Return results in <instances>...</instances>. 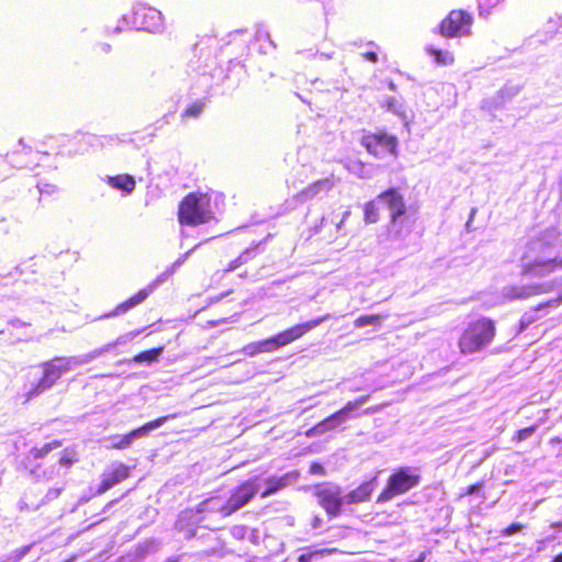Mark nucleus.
<instances>
[{
    "label": "nucleus",
    "instance_id": "nucleus-1",
    "mask_svg": "<svg viewBox=\"0 0 562 562\" xmlns=\"http://www.w3.org/2000/svg\"><path fill=\"white\" fill-rule=\"evenodd\" d=\"M561 243L554 229L546 232L541 237L528 245L522 258L521 272L532 278H543L562 269V257H559Z\"/></svg>",
    "mask_w": 562,
    "mask_h": 562
},
{
    "label": "nucleus",
    "instance_id": "nucleus-2",
    "mask_svg": "<svg viewBox=\"0 0 562 562\" xmlns=\"http://www.w3.org/2000/svg\"><path fill=\"white\" fill-rule=\"evenodd\" d=\"M90 363L87 355L72 357H55L41 364L42 376L36 383H33L25 396L26 400L34 398L44 392L50 390L63 374L70 370Z\"/></svg>",
    "mask_w": 562,
    "mask_h": 562
},
{
    "label": "nucleus",
    "instance_id": "nucleus-3",
    "mask_svg": "<svg viewBox=\"0 0 562 562\" xmlns=\"http://www.w3.org/2000/svg\"><path fill=\"white\" fill-rule=\"evenodd\" d=\"M378 202L390 212L389 235L391 239L405 240L411 234V227L405 216L406 205L402 194L395 189H390L378 196Z\"/></svg>",
    "mask_w": 562,
    "mask_h": 562
},
{
    "label": "nucleus",
    "instance_id": "nucleus-4",
    "mask_svg": "<svg viewBox=\"0 0 562 562\" xmlns=\"http://www.w3.org/2000/svg\"><path fill=\"white\" fill-rule=\"evenodd\" d=\"M179 223L196 226L214 218L211 207V196L207 193L194 192L188 194L179 204Z\"/></svg>",
    "mask_w": 562,
    "mask_h": 562
},
{
    "label": "nucleus",
    "instance_id": "nucleus-5",
    "mask_svg": "<svg viewBox=\"0 0 562 562\" xmlns=\"http://www.w3.org/2000/svg\"><path fill=\"white\" fill-rule=\"evenodd\" d=\"M494 336L495 326L491 319L470 323L459 339L460 351L464 355L476 352L490 345Z\"/></svg>",
    "mask_w": 562,
    "mask_h": 562
},
{
    "label": "nucleus",
    "instance_id": "nucleus-6",
    "mask_svg": "<svg viewBox=\"0 0 562 562\" xmlns=\"http://www.w3.org/2000/svg\"><path fill=\"white\" fill-rule=\"evenodd\" d=\"M201 245L196 244L186 254L181 255L170 267H168L162 273H160L155 281L149 284L147 288L139 290L135 295L126 300L125 302L119 304L114 311L105 315V317H113L121 314L126 313L131 308L137 306L142 302H144L149 294L161 283L168 280L170 276H172L189 258V256Z\"/></svg>",
    "mask_w": 562,
    "mask_h": 562
},
{
    "label": "nucleus",
    "instance_id": "nucleus-7",
    "mask_svg": "<svg viewBox=\"0 0 562 562\" xmlns=\"http://www.w3.org/2000/svg\"><path fill=\"white\" fill-rule=\"evenodd\" d=\"M420 475L416 469L404 467L394 472L387 480L385 488L378 496V503H386L396 495L404 494L417 486Z\"/></svg>",
    "mask_w": 562,
    "mask_h": 562
},
{
    "label": "nucleus",
    "instance_id": "nucleus-8",
    "mask_svg": "<svg viewBox=\"0 0 562 562\" xmlns=\"http://www.w3.org/2000/svg\"><path fill=\"white\" fill-rule=\"evenodd\" d=\"M360 144L370 155L379 159H383L386 156H397L398 140L396 136L384 131L364 133L361 137Z\"/></svg>",
    "mask_w": 562,
    "mask_h": 562
},
{
    "label": "nucleus",
    "instance_id": "nucleus-9",
    "mask_svg": "<svg viewBox=\"0 0 562 562\" xmlns=\"http://www.w3.org/2000/svg\"><path fill=\"white\" fill-rule=\"evenodd\" d=\"M177 417V414H171L167 416L159 417L155 420H151L142 427L132 430L131 432L120 436H112L105 439L106 442H109L108 447L113 449H127L130 448L133 442L137 439H140L143 437H146L149 435L150 431L161 427L169 419H173Z\"/></svg>",
    "mask_w": 562,
    "mask_h": 562
},
{
    "label": "nucleus",
    "instance_id": "nucleus-10",
    "mask_svg": "<svg viewBox=\"0 0 562 562\" xmlns=\"http://www.w3.org/2000/svg\"><path fill=\"white\" fill-rule=\"evenodd\" d=\"M260 482L258 477H252L231 491L228 498H225L226 512L233 515L245 507L259 492Z\"/></svg>",
    "mask_w": 562,
    "mask_h": 562
},
{
    "label": "nucleus",
    "instance_id": "nucleus-11",
    "mask_svg": "<svg viewBox=\"0 0 562 562\" xmlns=\"http://www.w3.org/2000/svg\"><path fill=\"white\" fill-rule=\"evenodd\" d=\"M557 284V281H549L542 283H531L525 285H507L504 286L501 293V297L497 303L502 304L507 301L514 300H526L530 296L549 293Z\"/></svg>",
    "mask_w": 562,
    "mask_h": 562
},
{
    "label": "nucleus",
    "instance_id": "nucleus-12",
    "mask_svg": "<svg viewBox=\"0 0 562 562\" xmlns=\"http://www.w3.org/2000/svg\"><path fill=\"white\" fill-rule=\"evenodd\" d=\"M315 495L318 504L331 517L340 515L341 507L346 504L345 495H341V490L338 485L325 483L315 487Z\"/></svg>",
    "mask_w": 562,
    "mask_h": 562
},
{
    "label": "nucleus",
    "instance_id": "nucleus-13",
    "mask_svg": "<svg viewBox=\"0 0 562 562\" xmlns=\"http://www.w3.org/2000/svg\"><path fill=\"white\" fill-rule=\"evenodd\" d=\"M473 18L465 11L452 10L440 23V34L445 37H460L470 34Z\"/></svg>",
    "mask_w": 562,
    "mask_h": 562
},
{
    "label": "nucleus",
    "instance_id": "nucleus-14",
    "mask_svg": "<svg viewBox=\"0 0 562 562\" xmlns=\"http://www.w3.org/2000/svg\"><path fill=\"white\" fill-rule=\"evenodd\" d=\"M132 26L147 32H160L164 26L162 14L155 8L136 4L133 9Z\"/></svg>",
    "mask_w": 562,
    "mask_h": 562
},
{
    "label": "nucleus",
    "instance_id": "nucleus-15",
    "mask_svg": "<svg viewBox=\"0 0 562 562\" xmlns=\"http://www.w3.org/2000/svg\"><path fill=\"white\" fill-rule=\"evenodd\" d=\"M330 317H331L330 314H325L321 317L311 319L308 322L297 324L280 334L273 336V337H270L269 341H271L273 345L272 351H274L283 346H286V345L293 342L294 340L301 338L303 335H305L310 330L314 329L315 327L319 326L321 324H323Z\"/></svg>",
    "mask_w": 562,
    "mask_h": 562
},
{
    "label": "nucleus",
    "instance_id": "nucleus-16",
    "mask_svg": "<svg viewBox=\"0 0 562 562\" xmlns=\"http://www.w3.org/2000/svg\"><path fill=\"white\" fill-rule=\"evenodd\" d=\"M199 513L204 517L205 528H212V524L216 521L217 518H226L228 517V512H226L227 507L225 505V498L220 495H213L196 505Z\"/></svg>",
    "mask_w": 562,
    "mask_h": 562
},
{
    "label": "nucleus",
    "instance_id": "nucleus-17",
    "mask_svg": "<svg viewBox=\"0 0 562 562\" xmlns=\"http://www.w3.org/2000/svg\"><path fill=\"white\" fill-rule=\"evenodd\" d=\"M131 469L122 462H114L104 470L97 494H103L130 476Z\"/></svg>",
    "mask_w": 562,
    "mask_h": 562
},
{
    "label": "nucleus",
    "instance_id": "nucleus-18",
    "mask_svg": "<svg viewBox=\"0 0 562 562\" xmlns=\"http://www.w3.org/2000/svg\"><path fill=\"white\" fill-rule=\"evenodd\" d=\"M204 517L199 513L198 508H188L182 510L176 521V529L183 532L187 539L195 537V527L205 525Z\"/></svg>",
    "mask_w": 562,
    "mask_h": 562
},
{
    "label": "nucleus",
    "instance_id": "nucleus-19",
    "mask_svg": "<svg viewBox=\"0 0 562 562\" xmlns=\"http://www.w3.org/2000/svg\"><path fill=\"white\" fill-rule=\"evenodd\" d=\"M334 179L333 177L324 178L321 180H317L303 189L301 192L297 193V200L300 202H306L310 201L316 196H319L322 194H326L334 188Z\"/></svg>",
    "mask_w": 562,
    "mask_h": 562
},
{
    "label": "nucleus",
    "instance_id": "nucleus-20",
    "mask_svg": "<svg viewBox=\"0 0 562 562\" xmlns=\"http://www.w3.org/2000/svg\"><path fill=\"white\" fill-rule=\"evenodd\" d=\"M102 181L109 184L111 188L121 191L124 195H130L136 187L134 177L127 173L117 176H104Z\"/></svg>",
    "mask_w": 562,
    "mask_h": 562
},
{
    "label": "nucleus",
    "instance_id": "nucleus-21",
    "mask_svg": "<svg viewBox=\"0 0 562 562\" xmlns=\"http://www.w3.org/2000/svg\"><path fill=\"white\" fill-rule=\"evenodd\" d=\"M376 485V479L373 477L367 482H363L356 490L345 495L346 504H357L369 499L370 495L374 491Z\"/></svg>",
    "mask_w": 562,
    "mask_h": 562
},
{
    "label": "nucleus",
    "instance_id": "nucleus-22",
    "mask_svg": "<svg viewBox=\"0 0 562 562\" xmlns=\"http://www.w3.org/2000/svg\"><path fill=\"white\" fill-rule=\"evenodd\" d=\"M138 334H139V331H130L127 334L121 335L114 341L109 342L100 348H97L86 355H87L89 361L92 362L94 359H97L98 357H100L106 352H110L115 347L128 344L134 338H136V336Z\"/></svg>",
    "mask_w": 562,
    "mask_h": 562
},
{
    "label": "nucleus",
    "instance_id": "nucleus-23",
    "mask_svg": "<svg viewBox=\"0 0 562 562\" xmlns=\"http://www.w3.org/2000/svg\"><path fill=\"white\" fill-rule=\"evenodd\" d=\"M272 346H273L272 342L269 341V338H268V339H263L260 341H256V342L246 345L241 349V352L249 357H254L261 352H272Z\"/></svg>",
    "mask_w": 562,
    "mask_h": 562
},
{
    "label": "nucleus",
    "instance_id": "nucleus-24",
    "mask_svg": "<svg viewBox=\"0 0 562 562\" xmlns=\"http://www.w3.org/2000/svg\"><path fill=\"white\" fill-rule=\"evenodd\" d=\"M344 422L340 419L337 413H334L333 415L328 416L321 423H318L313 429L312 432L315 435H323L328 430H331L336 428L337 426L341 425Z\"/></svg>",
    "mask_w": 562,
    "mask_h": 562
},
{
    "label": "nucleus",
    "instance_id": "nucleus-25",
    "mask_svg": "<svg viewBox=\"0 0 562 562\" xmlns=\"http://www.w3.org/2000/svg\"><path fill=\"white\" fill-rule=\"evenodd\" d=\"M426 50L438 65L448 66L454 61V57L449 50L438 49L432 45H428Z\"/></svg>",
    "mask_w": 562,
    "mask_h": 562
},
{
    "label": "nucleus",
    "instance_id": "nucleus-26",
    "mask_svg": "<svg viewBox=\"0 0 562 562\" xmlns=\"http://www.w3.org/2000/svg\"><path fill=\"white\" fill-rule=\"evenodd\" d=\"M267 488L261 493V497H268L289 484V474L281 477H270L267 480Z\"/></svg>",
    "mask_w": 562,
    "mask_h": 562
},
{
    "label": "nucleus",
    "instance_id": "nucleus-27",
    "mask_svg": "<svg viewBox=\"0 0 562 562\" xmlns=\"http://www.w3.org/2000/svg\"><path fill=\"white\" fill-rule=\"evenodd\" d=\"M369 395L360 396L355 401H349L341 409L336 412L340 419L345 423L350 418L351 412L358 409L360 406H362L364 403L368 402Z\"/></svg>",
    "mask_w": 562,
    "mask_h": 562
},
{
    "label": "nucleus",
    "instance_id": "nucleus-28",
    "mask_svg": "<svg viewBox=\"0 0 562 562\" xmlns=\"http://www.w3.org/2000/svg\"><path fill=\"white\" fill-rule=\"evenodd\" d=\"M162 351H164L162 347L146 350V351H143V352L136 355L133 358V361L136 363H143V362L151 363V362H155L158 360V358L161 356Z\"/></svg>",
    "mask_w": 562,
    "mask_h": 562
},
{
    "label": "nucleus",
    "instance_id": "nucleus-29",
    "mask_svg": "<svg viewBox=\"0 0 562 562\" xmlns=\"http://www.w3.org/2000/svg\"><path fill=\"white\" fill-rule=\"evenodd\" d=\"M386 318V315L372 314V315H362L355 321V326L357 328H362L366 326H379L383 319Z\"/></svg>",
    "mask_w": 562,
    "mask_h": 562
},
{
    "label": "nucleus",
    "instance_id": "nucleus-30",
    "mask_svg": "<svg viewBox=\"0 0 562 562\" xmlns=\"http://www.w3.org/2000/svg\"><path fill=\"white\" fill-rule=\"evenodd\" d=\"M381 203L378 202V199L371 202H368L364 205V220L367 223H376L379 221V209Z\"/></svg>",
    "mask_w": 562,
    "mask_h": 562
},
{
    "label": "nucleus",
    "instance_id": "nucleus-31",
    "mask_svg": "<svg viewBox=\"0 0 562 562\" xmlns=\"http://www.w3.org/2000/svg\"><path fill=\"white\" fill-rule=\"evenodd\" d=\"M58 447H60V442L55 440L53 442L45 443L42 448L33 449L32 453L35 458H43L47 453H49L52 450H54Z\"/></svg>",
    "mask_w": 562,
    "mask_h": 562
},
{
    "label": "nucleus",
    "instance_id": "nucleus-32",
    "mask_svg": "<svg viewBox=\"0 0 562 562\" xmlns=\"http://www.w3.org/2000/svg\"><path fill=\"white\" fill-rule=\"evenodd\" d=\"M204 104L202 102H194L189 105L182 113V119L198 117L203 111Z\"/></svg>",
    "mask_w": 562,
    "mask_h": 562
},
{
    "label": "nucleus",
    "instance_id": "nucleus-33",
    "mask_svg": "<svg viewBox=\"0 0 562 562\" xmlns=\"http://www.w3.org/2000/svg\"><path fill=\"white\" fill-rule=\"evenodd\" d=\"M503 0H479L480 15H487L490 11L499 4Z\"/></svg>",
    "mask_w": 562,
    "mask_h": 562
},
{
    "label": "nucleus",
    "instance_id": "nucleus-34",
    "mask_svg": "<svg viewBox=\"0 0 562 562\" xmlns=\"http://www.w3.org/2000/svg\"><path fill=\"white\" fill-rule=\"evenodd\" d=\"M260 244L258 245H255L252 247H249L247 249H245L237 258H238V261L240 262V265H245L247 263L248 261H250L251 259H254L257 255V249L259 247Z\"/></svg>",
    "mask_w": 562,
    "mask_h": 562
},
{
    "label": "nucleus",
    "instance_id": "nucleus-35",
    "mask_svg": "<svg viewBox=\"0 0 562 562\" xmlns=\"http://www.w3.org/2000/svg\"><path fill=\"white\" fill-rule=\"evenodd\" d=\"M330 551L327 549L324 550H313L306 553H302L299 555L297 561L299 562H312L314 558L322 557L325 553H329Z\"/></svg>",
    "mask_w": 562,
    "mask_h": 562
},
{
    "label": "nucleus",
    "instance_id": "nucleus-36",
    "mask_svg": "<svg viewBox=\"0 0 562 562\" xmlns=\"http://www.w3.org/2000/svg\"><path fill=\"white\" fill-rule=\"evenodd\" d=\"M126 29L134 27L132 26V20H128L126 15H123L121 20L117 22V25L112 31L109 30V33L119 34Z\"/></svg>",
    "mask_w": 562,
    "mask_h": 562
},
{
    "label": "nucleus",
    "instance_id": "nucleus-37",
    "mask_svg": "<svg viewBox=\"0 0 562 562\" xmlns=\"http://www.w3.org/2000/svg\"><path fill=\"white\" fill-rule=\"evenodd\" d=\"M386 108L397 115L404 114L403 105L395 98H389L386 100Z\"/></svg>",
    "mask_w": 562,
    "mask_h": 562
},
{
    "label": "nucleus",
    "instance_id": "nucleus-38",
    "mask_svg": "<svg viewBox=\"0 0 562 562\" xmlns=\"http://www.w3.org/2000/svg\"><path fill=\"white\" fill-rule=\"evenodd\" d=\"M535 431H536V426H531V427H527V428L520 429L516 434V439L518 441L526 440L529 437H531Z\"/></svg>",
    "mask_w": 562,
    "mask_h": 562
},
{
    "label": "nucleus",
    "instance_id": "nucleus-39",
    "mask_svg": "<svg viewBox=\"0 0 562 562\" xmlns=\"http://www.w3.org/2000/svg\"><path fill=\"white\" fill-rule=\"evenodd\" d=\"M32 546H24L13 552L14 562L21 561L31 550Z\"/></svg>",
    "mask_w": 562,
    "mask_h": 562
},
{
    "label": "nucleus",
    "instance_id": "nucleus-40",
    "mask_svg": "<svg viewBox=\"0 0 562 562\" xmlns=\"http://www.w3.org/2000/svg\"><path fill=\"white\" fill-rule=\"evenodd\" d=\"M482 487H483V483H476V484L470 485L465 488V491L463 493H461L460 496L463 497L465 495L477 494L482 491Z\"/></svg>",
    "mask_w": 562,
    "mask_h": 562
},
{
    "label": "nucleus",
    "instance_id": "nucleus-41",
    "mask_svg": "<svg viewBox=\"0 0 562 562\" xmlns=\"http://www.w3.org/2000/svg\"><path fill=\"white\" fill-rule=\"evenodd\" d=\"M522 528V526L520 524H512L510 526H508L504 531H503V535L504 536H512L518 531H520Z\"/></svg>",
    "mask_w": 562,
    "mask_h": 562
},
{
    "label": "nucleus",
    "instance_id": "nucleus-42",
    "mask_svg": "<svg viewBox=\"0 0 562 562\" xmlns=\"http://www.w3.org/2000/svg\"><path fill=\"white\" fill-rule=\"evenodd\" d=\"M61 490H63L61 487H54V488H50V490L47 492L46 496H45V501H46V502H49V501H52V499L57 498V497L59 496V494H60Z\"/></svg>",
    "mask_w": 562,
    "mask_h": 562
},
{
    "label": "nucleus",
    "instance_id": "nucleus-43",
    "mask_svg": "<svg viewBox=\"0 0 562 562\" xmlns=\"http://www.w3.org/2000/svg\"><path fill=\"white\" fill-rule=\"evenodd\" d=\"M246 528L243 526H236L232 529V535L235 538L241 539L245 537Z\"/></svg>",
    "mask_w": 562,
    "mask_h": 562
},
{
    "label": "nucleus",
    "instance_id": "nucleus-44",
    "mask_svg": "<svg viewBox=\"0 0 562 562\" xmlns=\"http://www.w3.org/2000/svg\"><path fill=\"white\" fill-rule=\"evenodd\" d=\"M240 262L238 261V258L232 260L227 267L224 269V272H233L235 271L236 269H238L240 267Z\"/></svg>",
    "mask_w": 562,
    "mask_h": 562
},
{
    "label": "nucleus",
    "instance_id": "nucleus-45",
    "mask_svg": "<svg viewBox=\"0 0 562 562\" xmlns=\"http://www.w3.org/2000/svg\"><path fill=\"white\" fill-rule=\"evenodd\" d=\"M257 38L258 40H267L270 46H273L272 41L270 40V34L266 31H258L257 32Z\"/></svg>",
    "mask_w": 562,
    "mask_h": 562
},
{
    "label": "nucleus",
    "instance_id": "nucleus-46",
    "mask_svg": "<svg viewBox=\"0 0 562 562\" xmlns=\"http://www.w3.org/2000/svg\"><path fill=\"white\" fill-rule=\"evenodd\" d=\"M310 472L313 474H323L324 469L319 463H313L311 465Z\"/></svg>",
    "mask_w": 562,
    "mask_h": 562
},
{
    "label": "nucleus",
    "instance_id": "nucleus-47",
    "mask_svg": "<svg viewBox=\"0 0 562 562\" xmlns=\"http://www.w3.org/2000/svg\"><path fill=\"white\" fill-rule=\"evenodd\" d=\"M363 57L370 63L378 61V54L375 52H368V53L363 54Z\"/></svg>",
    "mask_w": 562,
    "mask_h": 562
},
{
    "label": "nucleus",
    "instance_id": "nucleus-48",
    "mask_svg": "<svg viewBox=\"0 0 562 562\" xmlns=\"http://www.w3.org/2000/svg\"><path fill=\"white\" fill-rule=\"evenodd\" d=\"M350 214L351 212L349 210L344 212L341 220L336 224L338 231L342 227L345 221L350 216Z\"/></svg>",
    "mask_w": 562,
    "mask_h": 562
},
{
    "label": "nucleus",
    "instance_id": "nucleus-49",
    "mask_svg": "<svg viewBox=\"0 0 562 562\" xmlns=\"http://www.w3.org/2000/svg\"><path fill=\"white\" fill-rule=\"evenodd\" d=\"M59 462L61 465H70L74 462V460L69 458L67 454H65L60 458Z\"/></svg>",
    "mask_w": 562,
    "mask_h": 562
},
{
    "label": "nucleus",
    "instance_id": "nucleus-50",
    "mask_svg": "<svg viewBox=\"0 0 562 562\" xmlns=\"http://www.w3.org/2000/svg\"><path fill=\"white\" fill-rule=\"evenodd\" d=\"M10 324L14 327H23L25 326L26 324L18 318H14V319H11L10 321Z\"/></svg>",
    "mask_w": 562,
    "mask_h": 562
},
{
    "label": "nucleus",
    "instance_id": "nucleus-51",
    "mask_svg": "<svg viewBox=\"0 0 562 562\" xmlns=\"http://www.w3.org/2000/svg\"><path fill=\"white\" fill-rule=\"evenodd\" d=\"M321 525V518L318 517H315L314 520H313V528H318Z\"/></svg>",
    "mask_w": 562,
    "mask_h": 562
},
{
    "label": "nucleus",
    "instance_id": "nucleus-52",
    "mask_svg": "<svg viewBox=\"0 0 562 562\" xmlns=\"http://www.w3.org/2000/svg\"><path fill=\"white\" fill-rule=\"evenodd\" d=\"M110 48L111 46L109 44H102L101 45V49L104 52V53H109L110 52Z\"/></svg>",
    "mask_w": 562,
    "mask_h": 562
},
{
    "label": "nucleus",
    "instance_id": "nucleus-53",
    "mask_svg": "<svg viewBox=\"0 0 562 562\" xmlns=\"http://www.w3.org/2000/svg\"><path fill=\"white\" fill-rule=\"evenodd\" d=\"M551 562H562V552L555 555Z\"/></svg>",
    "mask_w": 562,
    "mask_h": 562
},
{
    "label": "nucleus",
    "instance_id": "nucleus-54",
    "mask_svg": "<svg viewBox=\"0 0 562 562\" xmlns=\"http://www.w3.org/2000/svg\"><path fill=\"white\" fill-rule=\"evenodd\" d=\"M319 54L325 59H330L331 58V54H329V53L321 52Z\"/></svg>",
    "mask_w": 562,
    "mask_h": 562
},
{
    "label": "nucleus",
    "instance_id": "nucleus-55",
    "mask_svg": "<svg viewBox=\"0 0 562 562\" xmlns=\"http://www.w3.org/2000/svg\"><path fill=\"white\" fill-rule=\"evenodd\" d=\"M552 528H554V529H562V521L552 524Z\"/></svg>",
    "mask_w": 562,
    "mask_h": 562
},
{
    "label": "nucleus",
    "instance_id": "nucleus-56",
    "mask_svg": "<svg viewBox=\"0 0 562 562\" xmlns=\"http://www.w3.org/2000/svg\"><path fill=\"white\" fill-rule=\"evenodd\" d=\"M18 145H19L23 150H24V149H26V146H25V144H24L23 139H20Z\"/></svg>",
    "mask_w": 562,
    "mask_h": 562
},
{
    "label": "nucleus",
    "instance_id": "nucleus-57",
    "mask_svg": "<svg viewBox=\"0 0 562 562\" xmlns=\"http://www.w3.org/2000/svg\"><path fill=\"white\" fill-rule=\"evenodd\" d=\"M360 390H362V389H361V387H358V386H355V387H351V389H350V391H351V392H358V391H360Z\"/></svg>",
    "mask_w": 562,
    "mask_h": 562
},
{
    "label": "nucleus",
    "instance_id": "nucleus-58",
    "mask_svg": "<svg viewBox=\"0 0 562 562\" xmlns=\"http://www.w3.org/2000/svg\"><path fill=\"white\" fill-rule=\"evenodd\" d=\"M170 115H171L170 113H169V114L164 115V117H162V119L166 121V123H169V122H168V117H169Z\"/></svg>",
    "mask_w": 562,
    "mask_h": 562
},
{
    "label": "nucleus",
    "instance_id": "nucleus-59",
    "mask_svg": "<svg viewBox=\"0 0 562 562\" xmlns=\"http://www.w3.org/2000/svg\"><path fill=\"white\" fill-rule=\"evenodd\" d=\"M474 214H475V209H472V211H471V216H470V221L472 220V217L474 216Z\"/></svg>",
    "mask_w": 562,
    "mask_h": 562
},
{
    "label": "nucleus",
    "instance_id": "nucleus-60",
    "mask_svg": "<svg viewBox=\"0 0 562 562\" xmlns=\"http://www.w3.org/2000/svg\"><path fill=\"white\" fill-rule=\"evenodd\" d=\"M356 167H358V168H361V169H362V168H363V165H361V164H357V165H356Z\"/></svg>",
    "mask_w": 562,
    "mask_h": 562
},
{
    "label": "nucleus",
    "instance_id": "nucleus-61",
    "mask_svg": "<svg viewBox=\"0 0 562 562\" xmlns=\"http://www.w3.org/2000/svg\"><path fill=\"white\" fill-rule=\"evenodd\" d=\"M390 88L394 89V83L393 82H390Z\"/></svg>",
    "mask_w": 562,
    "mask_h": 562
},
{
    "label": "nucleus",
    "instance_id": "nucleus-62",
    "mask_svg": "<svg viewBox=\"0 0 562 562\" xmlns=\"http://www.w3.org/2000/svg\"><path fill=\"white\" fill-rule=\"evenodd\" d=\"M2 333H3V330H0V334H2Z\"/></svg>",
    "mask_w": 562,
    "mask_h": 562
},
{
    "label": "nucleus",
    "instance_id": "nucleus-63",
    "mask_svg": "<svg viewBox=\"0 0 562 562\" xmlns=\"http://www.w3.org/2000/svg\"><path fill=\"white\" fill-rule=\"evenodd\" d=\"M169 562H176V561L173 560V561H169Z\"/></svg>",
    "mask_w": 562,
    "mask_h": 562
}]
</instances>
